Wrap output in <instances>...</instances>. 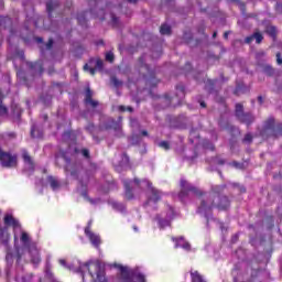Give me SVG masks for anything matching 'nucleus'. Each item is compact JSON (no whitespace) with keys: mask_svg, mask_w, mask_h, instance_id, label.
I'll return each mask as SVG.
<instances>
[{"mask_svg":"<svg viewBox=\"0 0 282 282\" xmlns=\"http://www.w3.org/2000/svg\"><path fill=\"white\" fill-rule=\"evenodd\" d=\"M0 166H2V169H17L19 166V155L6 152V150L0 147Z\"/></svg>","mask_w":282,"mask_h":282,"instance_id":"7ed1b4c3","label":"nucleus"},{"mask_svg":"<svg viewBox=\"0 0 282 282\" xmlns=\"http://www.w3.org/2000/svg\"><path fill=\"white\" fill-rule=\"evenodd\" d=\"M2 116H8V107L3 106V100L0 99V118Z\"/></svg>","mask_w":282,"mask_h":282,"instance_id":"f704fd0d","label":"nucleus"},{"mask_svg":"<svg viewBox=\"0 0 282 282\" xmlns=\"http://www.w3.org/2000/svg\"><path fill=\"white\" fill-rule=\"evenodd\" d=\"M258 102L259 105H263V96H258Z\"/></svg>","mask_w":282,"mask_h":282,"instance_id":"052dcab7","label":"nucleus"},{"mask_svg":"<svg viewBox=\"0 0 282 282\" xmlns=\"http://www.w3.org/2000/svg\"><path fill=\"white\" fill-rule=\"evenodd\" d=\"M231 166H234L235 169H239L240 171H243V163H239L237 161H234L230 163Z\"/></svg>","mask_w":282,"mask_h":282,"instance_id":"79ce46f5","label":"nucleus"},{"mask_svg":"<svg viewBox=\"0 0 282 282\" xmlns=\"http://www.w3.org/2000/svg\"><path fill=\"white\" fill-rule=\"evenodd\" d=\"M275 11L278 12V14H282V3L281 2H278L275 4Z\"/></svg>","mask_w":282,"mask_h":282,"instance_id":"09e8293b","label":"nucleus"},{"mask_svg":"<svg viewBox=\"0 0 282 282\" xmlns=\"http://www.w3.org/2000/svg\"><path fill=\"white\" fill-rule=\"evenodd\" d=\"M183 39L188 44L193 41V35H191V33H184Z\"/></svg>","mask_w":282,"mask_h":282,"instance_id":"a18cd8bd","label":"nucleus"},{"mask_svg":"<svg viewBox=\"0 0 282 282\" xmlns=\"http://www.w3.org/2000/svg\"><path fill=\"white\" fill-rule=\"evenodd\" d=\"M112 206H113V208H117V210L124 208V206L120 203H113Z\"/></svg>","mask_w":282,"mask_h":282,"instance_id":"864d4df0","label":"nucleus"},{"mask_svg":"<svg viewBox=\"0 0 282 282\" xmlns=\"http://www.w3.org/2000/svg\"><path fill=\"white\" fill-rule=\"evenodd\" d=\"M235 116L241 124H246L247 127H250L256 120L254 115L243 111V104L239 102L235 106Z\"/></svg>","mask_w":282,"mask_h":282,"instance_id":"423d86ee","label":"nucleus"},{"mask_svg":"<svg viewBox=\"0 0 282 282\" xmlns=\"http://www.w3.org/2000/svg\"><path fill=\"white\" fill-rule=\"evenodd\" d=\"M123 186H124V195L126 198L131 200L133 199V188H131V181H123Z\"/></svg>","mask_w":282,"mask_h":282,"instance_id":"4be33fe9","label":"nucleus"},{"mask_svg":"<svg viewBox=\"0 0 282 282\" xmlns=\"http://www.w3.org/2000/svg\"><path fill=\"white\" fill-rule=\"evenodd\" d=\"M191 282H208L206 281V278L199 271L197 270H191L189 271Z\"/></svg>","mask_w":282,"mask_h":282,"instance_id":"aec40b11","label":"nucleus"},{"mask_svg":"<svg viewBox=\"0 0 282 282\" xmlns=\"http://www.w3.org/2000/svg\"><path fill=\"white\" fill-rule=\"evenodd\" d=\"M217 164H219V166H224V164H226V160L219 159V160L217 161Z\"/></svg>","mask_w":282,"mask_h":282,"instance_id":"13d9d810","label":"nucleus"},{"mask_svg":"<svg viewBox=\"0 0 282 282\" xmlns=\"http://www.w3.org/2000/svg\"><path fill=\"white\" fill-rule=\"evenodd\" d=\"M122 282H147V275L142 272L130 271L127 267H119Z\"/></svg>","mask_w":282,"mask_h":282,"instance_id":"20e7f679","label":"nucleus"},{"mask_svg":"<svg viewBox=\"0 0 282 282\" xmlns=\"http://www.w3.org/2000/svg\"><path fill=\"white\" fill-rule=\"evenodd\" d=\"M182 239H184L183 237H180V238H172V241H174L175 245V248H180V241H182Z\"/></svg>","mask_w":282,"mask_h":282,"instance_id":"8fccbe9b","label":"nucleus"},{"mask_svg":"<svg viewBox=\"0 0 282 282\" xmlns=\"http://www.w3.org/2000/svg\"><path fill=\"white\" fill-rule=\"evenodd\" d=\"M86 12H82L77 14V21L79 25H85L87 23V19L85 18Z\"/></svg>","mask_w":282,"mask_h":282,"instance_id":"7c9ffc66","label":"nucleus"},{"mask_svg":"<svg viewBox=\"0 0 282 282\" xmlns=\"http://www.w3.org/2000/svg\"><path fill=\"white\" fill-rule=\"evenodd\" d=\"M214 208H217V196L208 194L206 198L200 200L197 213L200 215H208V213H213Z\"/></svg>","mask_w":282,"mask_h":282,"instance_id":"0eeeda50","label":"nucleus"},{"mask_svg":"<svg viewBox=\"0 0 282 282\" xmlns=\"http://www.w3.org/2000/svg\"><path fill=\"white\" fill-rule=\"evenodd\" d=\"M18 76L25 83V80H28V77H25L24 75H23V72H19L18 73Z\"/></svg>","mask_w":282,"mask_h":282,"instance_id":"4d7b16f0","label":"nucleus"},{"mask_svg":"<svg viewBox=\"0 0 282 282\" xmlns=\"http://www.w3.org/2000/svg\"><path fill=\"white\" fill-rule=\"evenodd\" d=\"M115 59H116V56L113 55L112 52L106 53V61H108V63H113Z\"/></svg>","mask_w":282,"mask_h":282,"instance_id":"a19ab883","label":"nucleus"},{"mask_svg":"<svg viewBox=\"0 0 282 282\" xmlns=\"http://www.w3.org/2000/svg\"><path fill=\"white\" fill-rule=\"evenodd\" d=\"M138 63H139V67H144V69L148 72L151 78L155 76V72L151 70V68H149V65L144 63V56L139 57Z\"/></svg>","mask_w":282,"mask_h":282,"instance_id":"393cba45","label":"nucleus"},{"mask_svg":"<svg viewBox=\"0 0 282 282\" xmlns=\"http://www.w3.org/2000/svg\"><path fill=\"white\" fill-rule=\"evenodd\" d=\"M265 34L272 39V41H276V36L279 34V30L276 29L275 25H268L265 28Z\"/></svg>","mask_w":282,"mask_h":282,"instance_id":"5701e85b","label":"nucleus"},{"mask_svg":"<svg viewBox=\"0 0 282 282\" xmlns=\"http://www.w3.org/2000/svg\"><path fill=\"white\" fill-rule=\"evenodd\" d=\"M180 186L181 191L178 192V199H181V202H184V199H186L191 193H193V195L196 197H204V195H206L204 191L195 187L184 178L181 180Z\"/></svg>","mask_w":282,"mask_h":282,"instance_id":"f03ea898","label":"nucleus"},{"mask_svg":"<svg viewBox=\"0 0 282 282\" xmlns=\"http://www.w3.org/2000/svg\"><path fill=\"white\" fill-rule=\"evenodd\" d=\"M229 34H230V31H226V32L224 33V39H225V40H228Z\"/></svg>","mask_w":282,"mask_h":282,"instance_id":"e2e57ef3","label":"nucleus"},{"mask_svg":"<svg viewBox=\"0 0 282 282\" xmlns=\"http://www.w3.org/2000/svg\"><path fill=\"white\" fill-rule=\"evenodd\" d=\"M14 252L12 250H8L6 254V261L7 263H13L14 262Z\"/></svg>","mask_w":282,"mask_h":282,"instance_id":"2f4dec72","label":"nucleus"},{"mask_svg":"<svg viewBox=\"0 0 282 282\" xmlns=\"http://www.w3.org/2000/svg\"><path fill=\"white\" fill-rule=\"evenodd\" d=\"M260 138H263V140H269V138L279 140V138H282V122L276 121L274 117H269L264 120L262 129L260 130Z\"/></svg>","mask_w":282,"mask_h":282,"instance_id":"f257e3e1","label":"nucleus"},{"mask_svg":"<svg viewBox=\"0 0 282 282\" xmlns=\"http://www.w3.org/2000/svg\"><path fill=\"white\" fill-rule=\"evenodd\" d=\"M175 89L176 94L174 97H171L169 94H165L164 98L167 105H172V107H180L184 98H186V88L184 87V85L180 84L176 85Z\"/></svg>","mask_w":282,"mask_h":282,"instance_id":"6e6552de","label":"nucleus"},{"mask_svg":"<svg viewBox=\"0 0 282 282\" xmlns=\"http://www.w3.org/2000/svg\"><path fill=\"white\" fill-rule=\"evenodd\" d=\"M141 135H143V137H148V135H149V131H147V130H142V131H141Z\"/></svg>","mask_w":282,"mask_h":282,"instance_id":"680f3d73","label":"nucleus"},{"mask_svg":"<svg viewBox=\"0 0 282 282\" xmlns=\"http://www.w3.org/2000/svg\"><path fill=\"white\" fill-rule=\"evenodd\" d=\"M148 186L151 191L152 196L149 198L150 202H153L154 204H158L162 199V192H160L158 188L153 187L152 183H148Z\"/></svg>","mask_w":282,"mask_h":282,"instance_id":"f3484780","label":"nucleus"},{"mask_svg":"<svg viewBox=\"0 0 282 282\" xmlns=\"http://www.w3.org/2000/svg\"><path fill=\"white\" fill-rule=\"evenodd\" d=\"M80 153H82L83 158H85L86 160H91V154L89 153V149L83 148L80 150Z\"/></svg>","mask_w":282,"mask_h":282,"instance_id":"4c0bfd02","label":"nucleus"},{"mask_svg":"<svg viewBox=\"0 0 282 282\" xmlns=\"http://www.w3.org/2000/svg\"><path fill=\"white\" fill-rule=\"evenodd\" d=\"M86 131H88L90 135H94V133H96V126L94 123H88L86 127Z\"/></svg>","mask_w":282,"mask_h":282,"instance_id":"ea45409f","label":"nucleus"},{"mask_svg":"<svg viewBox=\"0 0 282 282\" xmlns=\"http://www.w3.org/2000/svg\"><path fill=\"white\" fill-rule=\"evenodd\" d=\"M28 250L31 257V263H33V265H39V263H41V252L39 251V248H36V245H31Z\"/></svg>","mask_w":282,"mask_h":282,"instance_id":"ddd939ff","label":"nucleus"},{"mask_svg":"<svg viewBox=\"0 0 282 282\" xmlns=\"http://www.w3.org/2000/svg\"><path fill=\"white\" fill-rule=\"evenodd\" d=\"M241 91H243V86L237 85L234 90V94H235V96H240Z\"/></svg>","mask_w":282,"mask_h":282,"instance_id":"37998d69","label":"nucleus"},{"mask_svg":"<svg viewBox=\"0 0 282 282\" xmlns=\"http://www.w3.org/2000/svg\"><path fill=\"white\" fill-rule=\"evenodd\" d=\"M85 105H90L93 109H96L98 107L99 102L97 100H94V91H91V88L87 87L85 90Z\"/></svg>","mask_w":282,"mask_h":282,"instance_id":"2eb2a0df","label":"nucleus"},{"mask_svg":"<svg viewBox=\"0 0 282 282\" xmlns=\"http://www.w3.org/2000/svg\"><path fill=\"white\" fill-rule=\"evenodd\" d=\"M20 241L24 248H30V246H36V243L32 242L30 235L28 231H21Z\"/></svg>","mask_w":282,"mask_h":282,"instance_id":"a211bd4d","label":"nucleus"},{"mask_svg":"<svg viewBox=\"0 0 282 282\" xmlns=\"http://www.w3.org/2000/svg\"><path fill=\"white\" fill-rule=\"evenodd\" d=\"M265 74H268L269 76H274V68H272V66H267L264 68Z\"/></svg>","mask_w":282,"mask_h":282,"instance_id":"c03bdc74","label":"nucleus"},{"mask_svg":"<svg viewBox=\"0 0 282 282\" xmlns=\"http://www.w3.org/2000/svg\"><path fill=\"white\" fill-rule=\"evenodd\" d=\"M93 224H94V221H93V220H89V221L87 223V226H86L85 229H84V232H85L86 237H88L89 241L93 243V246H94L95 248H100V243H101V241H100V236H98V235H96V234H94V232L91 231V225H93Z\"/></svg>","mask_w":282,"mask_h":282,"instance_id":"9b49d317","label":"nucleus"},{"mask_svg":"<svg viewBox=\"0 0 282 282\" xmlns=\"http://www.w3.org/2000/svg\"><path fill=\"white\" fill-rule=\"evenodd\" d=\"M85 268L88 270V274L91 279H97L98 282H107L105 269L98 262H86Z\"/></svg>","mask_w":282,"mask_h":282,"instance_id":"39448f33","label":"nucleus"},{"mask_svg":"<svg viewBox=\"0 0 282 282\" xmlns=\"http://www.w3.org/2000/svg\"><path fill=\"white\" fill-rule=\"evenodd\" d=\"M59 3L58 1H47L46 2V11L48 12V14H52L54 12V10H56V8H58Z\"/></svg>","mask_w":282,"mask_h":282,"instance_id":"cd10ccee","label":"nucleus"},{"mask_svg":"<svg viewBox=\"0 0 282 282\" xmlns=\"http://www.w3.org/2000/svg\"><path fill=\"white\" fill-rule=\"evenodd\" d=\"M160 149H164V151H170L171 150V143L169 141H161L159 143Z\"/></svg>","mask_w":282,"mask_h":282,"instance_id":"e433bc0d","label":"nucleus"},{"mask_svg":"<svg viewBox=\"0 0 282 282\" xmlns=\"http://www.w3.org/2000/svg\"><path fill=\"white\" fill-rule=\"evenodd\" d=\"M111 83L115 87H120V85H122V83L120 82V79H118L117 77H112L111 78Z\"/></svg>","mask_w":282,"mask_h":282,"instance_id":"49530a36","label":"nucleus"},{"mask_svg":"<svg viewBox=\"0 0 282 282\" xmlns=\"http://www.w3.org/2000/svg\"><path fill=\"white\" fill-rule=\"evenodd\" d=\"M7 138H8V140H17V133L15 132H8Z\"/></svg>","mask_w":282,"mask_h":282,"instance_id":"de8ad7c7","label":"nucleus"},{"mask_svg":"<svg viewBox=\"0 0 282 282\" xmlns=\"http://www.w3.org/2000/svg\"><path fill=\"white\" fill-rule=\"evenodd\" d=\"M47 182H48L51 188H53V191L61 188V183L58 182V180H56V177H54L52 175L47 176Z\"/></svg>","mask_w":282,"mask_h":282,"instance_id":"bb28decb","label":"nucleus"},{"mask_svg":"<svg viewBox=\"0 0 282 282\" xmlns=\"http://www.w3.org/2000/svg\"><path fill=\"white\" fill-rule=\"evenodd\" d=\"M3 223H4V228H13V230H17V228H21V223L19 221V219L14 218V216H12V214H7L4 215L3 218Z\"/></svg>","mask_w":282,"mask_h":282,"instance_id":"f8f14e48","label":"nucleus"},{"mask_svg":"<svg viewBox=\"0 0 282 282\" xmlns=\"http://www.w3.org/2000/svg\"><path fill=\"white\" fill-rule=\"evenodd\" d=\"M119 111H127V107H124V106H119Z\"/></svg>","mask_w":282,"mask_h":282,"instance_id":"338daca9","label":"nucleus"},{"mask_svg":"<svg viewBox=\"0 0 282 282\" xmlns=\"http://www.w3.org/2000/svg\"><path fill=\"white\" fill-rule=\"evenodd\" d=\"M253 41H256L257 45H261L263 43V34L260 31H256L245 39L247 45H250Z\"/></svg>","mask_w":282,"mask_h":282,"instance_id":"dca6fc26","label":"nucleus"},{"mask_svg":"<svg viewBox=\"0 0 282 282\" xmlns=\"http://www.w3.org/2000/svg\"><path fill=\"white\" fill-rule=\"evenodd\" d=\"M59 264H61V265H67V262H66L65 260L61 259V260H59Z\"/></svg>","mask_w":282,"mask_h":282,"instance_id":"774afa93","label":"nucleus"},{"mask_svg":"<svg viewBox=\"0 0 282 282\" xmlns=\"http://www.w3.org/2000/svg\"><path fill=\"white\" fill-rule=\"evenodd\" d=\"M53 45H54V40H48V42L46 43V48L47 50H52V47H53Z\"/></svg>","mask_w":282,"mask_h":282,"instance_id":"6e6d98bb","label":"nucleus"},{"mask_svg":"<svg viewBox=\"0 0 282 282\" xmlns=\"http://www.w3.org/2000/svg\"><path fill=\"white\" fill-rule=\"evenodd\" d=\"M182 248H183V250H187V252H188V251H191V243L189 242H184L182 245Z\"/></svg>","mask_w":282,"mask_h":282,"instance_id":"603ef678","label":"nucleus"},{"mask_svg":"<svg viewBox=\"0 0 282 282\" xmlns=\"http://www.w3.org/2000/svg\"><path fill=\"white\" fill-rule=\"evenodd\" d=\"M252 140H253L252 133H247L245 134L242 142L243 144H252Z\"/></svg>","mask_w":282,"mask_h":282,"instance_id":"72a5a7b5","label":"nucleus"},{"mask_svg":"<svg viewBox=\"0 0 282 282\" xmlns=\"http://www.w3.org/2000/svg\"><path fill=\"white\" fill-rule=\"evenodd\" d=\"M275 56L278 65H282L281 52H278Z\"/></svg>","mask_w":282,"mask_h":282,"instance_id":"5fc2aeb1","label":"nucleus"},{"mask_svg":"<svg viewBox=\"0 0 282 282\" xmlns=\"http://www.w3.org/2000/svg\"><path fill=\"white\" fill-rule=\"evenodd\" d=\"M21 159L30 173H34V171H36V162H34V158L26 149L21 150Z\"/></svg>","mask_w":282,"mask_h":282,"instance_id":"9d476101","label":"nucleus"},{"mask_svg":"<svg viewBox=\"0 0 282 282\" xmlns=\"http://www.w3.org/2000/svg\"><path fill=\"white\" fill-rule=\"evenodd\" d=\"M104 67H105V62H102V59L100 58H97L95 69L102 72Z\"/></svg>","mask_w":282,"mask_h":282,"instance_id":"c9c22d12","label":"nucleus"},{"mask_svg":"<svg viewBox=\"0 0 282 282\" xmlns=\"http://www.w3.org/2000/svg\"><path fill=\"white\" fill-rule=\"evenodd\" d=\"M0 243H2V246H8V243H10L8 227H0Z\"/></svg>","mask_w":282,"mask_h":282,"instance_id":"6ab92c4d","label":"nucleus"},{"mask_svg":"<svg viewBox=\"0 0 282 282\" xmlns=\"http://www.w3.org/2000/svg\"><path fill=\"white\" fill-rule=\"evenodd\" d=\"M45 279L51 282V281H55L56 278L54 276V272H52V264L46 263L45 265Z\"/></svg>","mask_w":282,"mask_h":282,"instance_id":"a878e982","label":"nucleus"},{"mask_svg":"<svg viewBox=\"0 0 282 282\" xmlns=\"http://www.w3.org/2000/svg\"><path fill=\"white\" fill-rule=\"evenodd\" d=\"M28 67L31 68L33 72H37L40 74V76L43 74V72L45 70L43 68V63L41 62H28L26 63Z\"/></svg>","mask_w":282,"mask_h":282,"instance_id":"412c9836","label":"nucleus"},{"mask_svg":"<svg viewBox=\"0 0 282 282\" xmlns=\"http://www.w3.org/2000/svg\"><path fill=\"white\" fill-rule=\"evenodd\" d=\"M217 83V79H207L205 84V89L208 91V94H213L215 91V84Z\"/></svg>","mask_w":282,"mask_h":282,"instance_id":"c85d7f7f","label":"nucleus"},{"mask_svg":"<svg viewBox=\"0 0 282 282\" xmlns=\"http://www.w3.org/2000/svg\"><path fill=\"white\" fill-rule=\"evenodd\" d=\"M111 21L113 26L118 25V18L113 13L111 14Z\"/></svg>","mask_w":282,"mask_h":282,"instance_id":"3c124183","label":"nucleus"},{"mask_svg":"<svg viewBox=\"0 0 282 282\" xmlns=\"http://www.w3.org/2000/svg\"><path fill=\"white\" fill-rule=\"evenodd\" d=\"M217 210H228L230 208V198L228 196H216Z\"/></svg>","mask_w":282,"mask_h":282,"instance_id":"4468645a","label":"nucleus"},{"mask_svg":"<svg viewBox=\"0 0 282 282\" xmlns=\"http://www.w3.org/2000/svg\"><path fill=\"white\" fill-rule=\"evenodd\" d=\"M225 188H226V185L212 186V193H209V195H215V197H224L221 193H224Z\"/></svg>","mask_w":282,"mask_h":282,"instance_id":"b1692460","label":"nucleus"},{"mask_svg":"<svg viewBox=\"0 0 282 282\" xmlns=\"http://www.w3.org/2000/svg\"><path fill=\"white\" fill-rule=\"evenodd\" d=\"M84 69L85 72H89L91 76H96V69H97L96 67H89V64H85Z\"/></svg>","mask_w":282,"mask_h":282,"instance_id":"58836bf2","label":"nucleus"},{"mask_svg":"<svg viewBox=\"0 0 282 282\" xmlns=\"http://www.w3.org/2000/svg\"><path fill=\"white\" fill-rule=\"evenodd\" d=\"M36 43H43V37H35Z\"/></svg>","mask_w":282,"mask_h":282,"instance_id":"0e129e2a","label":"nucleus"},{"mask_svg":"<svg viewBox=\"0 0 282 282\" xmlns=\"http://www.w3.org/2000/svg\"><path fill=\"white\" fill-rule=\"evenodd\" d=\"M133 182L137 186H140V178H134Z\"/></svg>","mask_w":282,"mask_h":282,"instance_id":"69168bd1","label":"nucleus"},{"mask_svg":"<svg viewBox=\"0 0 282 282\" xmlns=\"http://www.w3.org/2000/svg\"><path fill=\"white\" fill-rule=\"evenodd\" d=\"M160 33L163 35H170L171 34V25L162 24L160 28Z\"/></svg>","mask_w":282,"mask_h":282,"instance_id":"c756f323","label":"nucleus"},{"mask_svg":"<svg viewBox=\"0 0 282 282\" xmlns=\"http://www.w3.org/2000/svg\"><path fill=\"white\" fill-rule=\"evenodd\" d=\"M83 196L88 199V202H90L91 204L94 203V200L91 198H89V196H87V192L83 193Z\"/></svg>","mask_w":282,"mask_h":282,"instance_id":"bf43d9fd","label":"nucleus"},{"mask_svg":"<svg viewBox=\"0 0 282 282\" xmlns=\"http://www.w3.org/2000/svg\"><path fill=\"white\" fill-rule=\"evenodd\" d=\"M15 259H17V263H21V259H23V252L21 251V248L17 247L15 248Z\"/></svg>","mask_w":282,"mask_h":282,"instance_id":"473e14b6","label":"nucleus"},{"mask_svg":"<svg viewBox=\"0 0 282 282\" xmlns=\"http://www.w3.org/2000/svg\"><path fill=\"white\" fill-rule=\"evenodd\" d=\"M65 162V171L66 173H70L72 177L78 180V175L80 173V164L72 163V159L69 156L63 155Z\"/></svg>","mask_w":282,"mask_h":282,"instance_id":"1a4fd4ad","label":"nucleus"}]
</instances>
